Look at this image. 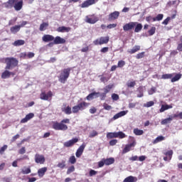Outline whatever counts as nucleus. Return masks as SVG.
<instances>
[{
    "mask_svg": "<svg viewBox=\"0 0 182 182\" xmlns=\"http://www.w3.org/2000/svg\"><path fill=\"white\" fill-rule=\"evenodd\" d=\"M182 119V112H180L179 114H174L173 116V118H177Z\"/></svg>",
    "mask_w": 182,
    "mask_h": 182,
    "instance_id": "64",
    "label": "nucleus"
},
{
    "mask_svg": "<svg viewBox=\"0 0 182 182\" xmlns=\"http://www.w3.org/2000/svg\"><path fill=\"white\" fill-rule=\"evenodd\" d=\"M48 26H49V23L43 22L40 25L39 31H41V32H43V31H46Z\"/></svg>",
    "mask_w": 182,
    "mask_h": 182,
    "instance_id": "33",
    "label": "nucleus"
},
{
    "mask_svg": "<svg viewBox=\"0 0 182 182\" xmlns=\"http://www.w3.org/2000/svg\"><path fill=\"white\" fill-rule=\"evenodd\" d=\"M151 106H154V101H149L144 104V107H151Z\"/></svg>",
    "mask_w": 182,
    "mask_h": 182,
    "instance_id": "45",
    "label": "nucleus"
},
{
    "mask_svg": "<svg viewBox=\"0 0 182 182\" xmlns=\"http://www.w3.org/2000/svg\"><path fill=\"white\" fill-rule=\"evenodd\" d=\"M99 77H100V82H102V83H106V82H109V80L110 79L109 77L103 76V75H99Z\"/></svg>",
    "mask_w": 182,
    "mask_h": 182,
    "instance_id": "43",
    "label": "nucleus"
},
{
    "mask_svg": "<svg viewBox=\"0 0 182 182\" xmlns=\"http://www.w3.org/2000/svg\"><path fill=\"white\" fill-rule=\"evenodd\" d=\"M149 36H153L156 33V27H151V29L148 31Z\"/></svg>",
    "mask_w": 182,
    "mask_h": 182,
    "instance_id": "47",
    "label": "nucleus"
},
{
    "mask_svg": "<svg viewBox=\"0 0 182 182\" xmlns=\"http://www.w3.org/2000/svg\"><path fill=\"white\" fill-rule=\"evenodd\" d=\"M98 95H100V92H93L89 94L86 97V99H87V100H92L95 99V97H99Z\"/></svg>",
    "mask_w": 182,
    "mask_h": 182,
    "instance_id": "23",
    "label": "nucleus"
},
{
    "mask_svg": "<svg viewBox=\"0 0 182 182\" xmlns=\"http://www.w3.org/2000/svg\"><path fill=\"white\" fill-rule=\"evenodd\" d=\"M80 111V109H79V107L77 105L73 107V113H79Z\"/></svg>",
    "mask_w": 182,
    "mask_h": 182,
    "instance_id": "54",
    "label": "nucleus"
},
{
    "mask_svg": "<svg viewBox=\"0 0 182 182\" xmlns=\"http://www.w3.org/2000/svg\"><path fill=\"white\" fill-rule=\"evenodd\" d=\"M112 100H119V95H117V94H112Z\"/></svg>",
    "mask_w": 182,
    "mask_h": 182,
    "instance_id": "59",
    "label": "nucleus"
},
{
    "mask_svg": "<svg viewBox=\"0 0 182 182\" xmlns=\"http://www.w3.org/2000/svg\"><path fill=\"white\" fill-rule=\"evenodd\" d=\"M117 144V139H112L109 141V146H116Z\"/></svg>",
    "mask_w": 182,
    "mask_h": 182,
    "instance_id": "63",
    "label": "nucleus"
},
{
    "mask_svg": "<svg viewBox=\"0 0 182 182\" xmlns=\"http://www.w3.org/2000/svg\"><path fill=\"white\" fill-rule=\"evenodd\" d=\"M90 104L86 102H81L78 103L77 106H78V109L82 111V110H85V109H86V107H87Z\"/></svg>",
    "mask_w": 182,
    "mask_h": 182,
    "instance_id": "24",
    "label": "nucleus"
},
{
    "mask_svg": "<svg viewBox=\"0 0 182 182\" xmlns=\"http://www.w3.org/2000/svg\"><path fill=\"white\" fill-rule=\"evenodd\" d=\"M33 117H35V114L29 113L26 114V117L21 120V123H26L29 122L31 119H33Z\"/></svg>",
    "mask_w": 182,
    "mask_h": 182,
    "instance_id": "18",
    "label": "nucleus"
},
{
    "mask_svg": "<svg viewBox=\"0 0 182 182\" xmlns=\"http://www.w3.org/2000/svg\"><path fill=\"white\" fill-rule=\"evenodd\" d=\"M181 73H176L175 74V76L171 77V82L172 83H174V82H178L181 79Z\"/></svg>",
    "mask_w": 182,
    "mask_h": 182,
    "instance_id": "26",
    "label": "nucleus"
},
{
    "mask_svg": "<svg viewBox=\"0 0 182 182\" xmlns=\"http://www.w3.org/2000/svg\"><path fill=\"white\" fill-rule=\"evenodd\" d=\"M117 135L119 139H124V137H126V134L123 133L122 132H117Z\"/></svg>",
    "mask_w": 182,
    "mask_h": 182,
    "instance_id": "51",
    "label": "nucleus"
},
{
    "mask_svg": "<svg viewBox=\"0 0 182 182\" xmlns=\"http://www.w3.org/2000/svg\"><path fill=\"white\" fill-rule=\"evenodd\" d=\"M72 70V68H64L60 76L58 77V80L60 83H66L68 79H69V76H70V71Z\"/></svg>",
    "mask_w": 182,
    "mask_h": 182,
    "instance_id": "4",
    "label": "nucleus"
},
{
    "mask_svg": "<svg viewBox=\"0 0 182 182\" xmlns=\"http://www.w3.org/2000/svg\"><path fill=\"white\" fill-rule=\"evenodd\" d=\"M140 49H141L140 46H135L132 48V49L128 50V53H130V55H133V53H136V52H139Z\"/></svg>",
    "mask_w": 182,
    "mask_h": 182,
    "instance_id": "27",
    "label": "nucleus"
},
{
    "mask_svg": "<svg viewBox=\"0 0 182 182\" xmlns=\"http://www.w3.org/2000/svg\"><path fill=\"white\" fill-rule=\"evenodd\" d=\"M100 95V100H105V99H106V97H107V93H105V92H102V93H100L99 94Z\"/></svg>",
    "mask_w": 182,
    "mask_h": 182,
    "instance_id": "57",
    "label": "nucleus"
},
{
    "mask_svg": "<svg viewBox=\"0 0 182 182\" xmlns=\"http://www.w3.org/2000/svg\"><path fill=\"white\" fill-rule=\"evenodd\" d=\"M48 171L47 167H43L38 170V175L40 177H43L45 176V173Z\"/></svg>",
    "mask_w": 182,
    "mask_h": 182,
    "instance_id": "25",
    "label": "nucleus"
},
{
    "mask_svg": "<svg viewBox=\"0 0 182 182\" xmlns=\"http://www.w3.org/2000/svg\"><path fill=\"white\" fill-rule=\"evenodd\" d=\"M124 65H126V62H124L123 60H121L118 61L117 68H123Z\"/></svg>",
    "mask_w": 182,
    "mask_h": 182,
    "instance_id": "52",
    "label": "nucleus"
},
{
    "mask_svg": "<svg viewBox=\"0 0 182 182\" xmlns=\"http://www.w3.org/2000/svg\"><path fill=\"white\" fill-rule=\"evenodd\" d=\"M123 182H137V177L129 176L127 177Z\"/></svg>",
    "mask_w": 182,
    "mask_h": 182,
    "instance_id": "28",
    "label": "nucleus"
},
{
    "mask_svg": "<svg viewBox=\"0 0 182 182\" xmlns=\"http://www.w3.org/2000/svg\"><path fill=\"white\" fill-rule=\"evenodd\" d=\"M164 139H165L164 136H159L155 139V140L154 141V144H156L157 143H160V141H163V140H164Z\"/></svg>",
    "mask_w": 182,
    "mask_h": 182,
    "instance_id": "44",
    "label": "nucleus"
},
{
    "mask_svg": "<svg viewBox=\"0 0 182 182\" xmlns=\"http://www.w3.org/2000/svg\"><path fill=\"white\" fill-rule=\"evenodd\" d=\"M52 96H53V92H52V91H48L47 94L45 92H43L40 95V99H41V100H49Z\"/></svg>",
    "mask_w": 182,
    "mask_h": 182,
    "instance_id": "11",
    "label": "nucleus"
},
{
    "mask_svg": "<svg viewBox=\"0 0 182 182\" xmlns=\"http://www.w3.org/2000/svg\"><path fill=\"white\" fill-rule=\"evenodd\" d=\"M42 39L43 42H52V41H54L55 37L52 35L46 34L43 36Z\"/></svg>",
    "mask_w": 182,
    "mask_h": 182,
    "instance_id": "22",
    "label": "nucleus"
},
{
    "mask_svg": "<svg viewBox=\"0 0 182 182\" xmlns=\"http://www.w3.org/2000/svg\"><path fill=\"white\" fill-rule=\"evenodd\" d=\"M145 54H146L145 52L139 53L136 55V59H143V58H144Z\"/></svg>",
    "mask_w": 182,
    "mask_h": 182,
    "instance_id": "49",
    "label": "nucleus"
},
{
    "mask_svg": "<svg viewBox=\"0 0 182 182\" xmlns=\"http://www.w3.org/2000/svg\"><path fill=\"white\" fill-rule=\"evenodd\" d=\"M57 167H58V168H61V169L65 168V167H66V161L63 160L60 162H59L57 164Z\"/></svg>",
    "mask_w": 182,
    "mask_h": 182,
    "instance_id": "40",
    "label": "nucleus"
},
{
    "mask_svg": "<svg viewBox=\"0 0 182 182\" xmlns=\"http://www.w3.org/2000/svg\"><path fill=\"white\" fill-rule=\"evenodd\" d=\"M73 171H75V166L72 165L68 168L67 174H70L71 173H73Z\"/></svg>",
    "mask_w": 182,
    "mask_h": 182,
    "instance_id": "50",
    "label": "nucleus"
},
{
    "mask_svg": "<svg viewBox=\"0 0 182 182\" xmlns=\"http://www.w3.org/2000/svg\"><path fill=\"white\" fill-rule=\"evenodd\" d=\"M107 139H117V132H108L107 134Z\"/></svg>",
    "mask_w": 182,
    "mask_h": 182,
    "instance_id": "35",
    "label": "nucleus"
},
{
    "mask_svg": "<svg viewBox=\"0 0 182 182\" xmlns=\"http://www.w3.org/2000/svg\"><path fill=\"white\" fill-rule=\"evenodd\" d=\"M23 45H25V41L23 40H17L13 43L14 46H22Z\"/></svg>",
    "mask_w": 182,
    "mask_h": 182,
    "instance_id": "34",
    "label": "nucleus"
},
{
    "mask_svg": "<svg viewBox=\"0 0 182 182\" xmlns=\"http://www.w3.org/2000/svg\"><path fill=\"white\" fill-rule=\"evenodd\" d=\"M104 161L105 163V166H110L114 163V158L104 159Z\"/></svg>",
    "mask_w": 182,
    "mask_h": 182,
    "instance_id": "32",
    "label": "nucleus"
},
{
    "mask_svg": "<svg viewBox=\"0 0 182 182\" xmlns=\"http://www.w3.org/2000/svg\"><path fill=\"white\" fill-rule=\"evenodd\" d=\"M95 4H96V0H86L80 6V8H89L91 5H95Z\"/></svg>",
    "mask_w": 182,
    "mask_h": 182,
    "instance_id": "14",
    "label": "nucleus"
},
{
    "mask_svg": "<svg viewBox=\"0 0 182 182\" xmlns=\"http://www.w3.org/2000/svg\"><path fill=\"white\" fill-rule=\"evenodd\" d=\"M174 75H176V73H171V74H164L161 75V79H171V77H173V76H174Z\"/></svg>",
    "mask_w": 182,
    "mask_h": 182,
    "instance_id": "41",
    "label": "nucleus"
},
{
    "mask_svg": "<svg viewBox=\"0 0 182 182\" xmlns=\"http://www.w3.org/2000/svg\"><path fill=\"white\" fill-rule=\"evenodd\" d=\"M4 8L6 9H12L14 8L16 11H21L23 8V0H8L6 2L2 4Z\"/></svg>",
    "mask_w": 182,
    "mask_h": 182,
    "instance_id": "1",
    "label": "nucleus"
},
{
    "mask_svg": "<svg viewBox=\"0 0 182 182\" xmlns=\"http://www.w3.org/2000/svg\"><path fill=\"white\" fill-rule=\"evenodd\" d=\"M31 171V167H24L21 169L22 174H30Z\"/></svg>",
    "mask_w": 182,
    "mask_h": 182,
    "instance_id": "42",
    "label": "nucleus"
},
{
    "mask_svg": "<svg viewBox=\"0 0 182 182\" xmlns=\"http://www.w3.org/2000/svg\"><path fill=\"white\" fill-rule=\"evenodd\" d=\"M4 63H6V70H12L14 68L18 66L19 61L18 59L14 57H7L4 58Z\"/></svg>",
    "mask_w": 182,
    "mask_h": 182,
    "instance_id": "3",
    "label": "nucleus"
},
{
    "mask_svg": "<svg viewBox=\"0 0 182 182\" xmlns=\"http://www.w3.org/2000/svg\"><path fill=\"white\" fill-rule=\"evenodd\" d=\"M129 137L133 140V141L132 143L128 144L125 146V147L122 150V154H126V153H129V151L132 150V148L135 147L136 144H137V143L136 142V139H134L133 136H129Z\"/></svg>",
    "mask_w": 182,
    "mask_h": 182,
    "instance_id": "7",
    "label": "nucleus"
},
{
    "mask_svg": "<svg viewBox=\"0 0 182 182\" xmlns=\"http://www.w3.org/2000/svg\"><path fill=\"white\" fill-rule=\"evenodd\" d=\"M101 53H107L109 52V47H104L100 50Z\"/></svg>",
    "mask_w": 182,
    "mask_h": 182,
    "instance_id": "62",
    "label": "nucleus"
},
{
    "mask_svg": "<svg viewBox=\"0 0 182 182\" xmlns=\"http://www.w3.org/2000/svg\"><path fill=\"white\" fill-rule=\"evenodd\" d=\"M71 28L70 27H66V26H60L57 28V32H60L63 33L64 32H70L71 31Z\"/></svg>",
    "mask_w": 182,
    "mask_h": 182,
    "instance_id": "20",
    "label": "nucleus"
},
{
    "mask_svg": "<svg viewBox=\"0 0 182 182\" xmlns=\"http://www.w3.org/2000/svg\"><path fill=\"white\" fill-rule=\"evenodd\" d=\"M35 161L37 163V164H45V156L43 155L36 154L35 155Z\"/></svg>",
    "mask_w": 182,
    "mask_h": 182,
    "instance_id": "12",
    "label": "nucleus"
},
{
    "mask_svg": "<svg viewBox=\"0 0 182 182\" xmlns=\"http://www.w3.org/2000/svg\"><path fill=\"white\" fill-rule=\"evenodd\" d=\"M136 25H137V22H129L123 26V29L124 32H127L134 29Z\"/></svg>",
    "mask_w": 182,
    "mask_h": 182,
    "instance_id": "10",
    "label": "nucleus"
},
{
    "mask_svg": "<svg viewBox=\"0 0 182 182\" xmlns=\"http://www.w3.org/2000/svg\"><path fill=\"white\" fill-rule=\"evenodd\" d=\"M97 21H99V18L95 16H87L85 17V22L87 23H91V24H95L96 23V22H97Z\"/></svg>",
    "mask_w": 182,
    "mask_h": 182,
    "instance_id": "13",
    "label": "nucleus"
},
{
    "mask_svg": "<svg viewBox=\"0 0 182 182\" xmlns=\"http://www.w3.org/2000/svg\"><path fill=\"white\" fill-rule=\"evenodd\" d=\"M66 124H70V119L66 118L63 119L60 122H53L52 127L54 130H61L65 132L68 129V125Z\"/></svg>",
    "mask_w": 182,
    "mask_h": 182,
    "instance_id": "2",
    "label": "nucleus"
},
{
    "mask_svg": "<svg viewBox=\"0 0 182 182\" xmlns=\"http://www.w3.org/2000/svg\"><path fill=\"white\" fill-rule=\"evenodd\" d=\"M163 18H164V15L162 14H158L156 17H154L153 19V22H156V21H162Z\"/></svg>",
    "mask_w": 182,
    "mask_h": 182,
    "instance_id": "39",
    "label": "nucleus"
},
{
    "mask_svg": "<svg viewBox=\"0 0 182 182\" xmlns=\"http://www.w3.org/2000/svg\"><path fill=\"white\" fill-rule=\"evenodd\" d=\"M133 133L135 136H142V134H144V131L139 129V128H135L134 129Z\"/></svg>",
    "mask_w": 182,
    "mask_h": 182,
    "instance_id": "30",
    "label": "nucleus"
},
{
    "mask_svg": "<svg viewBox=\"0 0 182 182\" xmlns=\"http://www.w3.org/2000/svg\"><path fill=\"white\" fill-rule=\"evenodd\" d=\"M26 25H28V21H23L20 25H16L11 27L10 31L11 32V33L14 34L18 33V32L21 31V28H23V26H25Z\"/></svg>",
    "mask_w": 182,
    "mask_h": 182,
    "instance_id": "6",
    "label": "nucleus"
},
{
    "mask_svg": "<svg viewBox=\"0 0 182 182\" xmlns=\"http://www.w3.org/2000/svg\"><path fill=\"white\" fill-rule=\"evenodd\" d=\"M26 58H28V55H27V54H26V52L21 53H20V58H21V59H26Z\"/></svg>",
    "mask_w": 182,
    "mask_h": 182,
    "instance_id": "60",
    "label": "nucleus"
},
{
    "mask_svg": "<svg viewBox=\"0 0 182 182\" xmlns=\"http://www.w3.org/2000/svg\"><path fill=\"white\" fill-rule=\"evenodd\" d=\"M97 134H98L97 132H96V131H92V132L90 134L89 137H90V138L96 137V136H97Z\"/></svg>",
    "mask_w": 182,
    "mask_h": 182,
    "instance_id": "58",
    "label": "nucleus"
},
{
    "mask_svg": "<svg viewBox=\"0 0 182 182\" xmlns=\"http://www.w3.org/2000/svg\"><path fill=\"white\" fill-rule=\"evenodd\" d=\"M142 29H143V25H141V23H136L135 26L134 32L137 33L140 32V31H141Z\"/></svg>",
    "mask_w": 182,
    "mask_h": 182,
    "instance_id": "37",
    "label": "nucleus"
},
{
    "mask_svg": "<svg viewBox=\"0 0 182 182\" xmlns=\"http://www.w3.org/2000/svg\"><path fill=\"white\" fill-rule=\"evenodd\" d=\"M62 112H64L65 114H72V108L70 106H68L65 108H63Z\"/></svg>",
    "mask_w": 182,
    "mask_h": 182,
    "instance_id": "38",
    "label": "nucleus"
},
{
    "mask_svg": "<svg viewBox=\"0 0 182 182\" xmlns=\"http://www.w3.org/2000/svg\"><path fill=\"white\" fill-rule=\"evenodd\" d=\"M164 155L166 156L164 157V161H170V160H171L173 158V150L165 152Z\"/></svg>",
    "mask_w": 182,
    "mask_h": 182,
    "instance_id": "19",
    "label": "nucleus"
},
{
    "mask_svg": "<svg viewBox=\"0 0 182 182\" xmlns=\"http://www.w3.org/2000/svg\"><path fill=\"white\" fill-rule=\"evenodd\" d=\"M128 112L129 111H121V112H118L117 114L114 115L113 119L117 120V119H119V117H123V116H126V114H127Z\"/></svg>",
    "mask_w": 182,
    "mask_h": 182,
    "instance_id": "21",
    "label": "nucleus"
},
{
    "mask_svg": "<svg viewBox=\"0 0 182 182\" xmlns=\"http://www.w3.org/2000/svg\"><path fill=\"white\" fill-rule=\"evenodd\" d=\"M117 26V23L109 24L107 26V29H113Z\"/></svg>",
    "mask_w": 182,
    "mask_h": 182,
    "instance_id": "56",
    "label": "nucleus"
},
{
    "mask_svg": "<svg viewBox=\"0 0 182 182\" xmlns=\"http://www.w3.org/2000/svg\"><path fill=\"white\" fill-rule=\"evenodd\" d=\"M77 141H79V139L73 138V139L65 141L64 143V147H72V146H73L75 143H77Z\"/></svg>",
    "mask_w": 182,
    "mask_h": 182,
    "instance_id": "16",
    "label": "nucleus"
},
{
    "mask_svg": "<svg viewBox=\"0 0 182 182\" xmlns=\"http://www.w3.org/2000/svg\"><path fill=\"white\" fill-rule=\"evenodd\" d=\"M128 87H134L136 86V81H132L127 83Z\"/></svg>",
    "mask_w": 182,
    "mask_h": 182,
    "instance_id": "53",
    "label": "nucleus"
},
{
    "mask_svg": "<svg viewBox=\"0 0 182 182\" xmlns=\"http://www.w3.org/2000/svg\"><path fill=\"white\" fill-rule=\"evenodd\" d=\"M114 87V85H108L105 86L103 88L104 93H106L107 95V93H109V92H110L113 89Z\"/></svg>",
    "mask_w": 182,
    "mask_h": 182,
    "instance_id": "31",
    "label": "nucleus"
},
{
    "mask_svg": "<svg viewBox=\"0 0 182 182\" xmlns=\"http://www.w3.org/2000/svg\"><path fill=\"white\" fill-rule=\"evenodd\" d=\"M86 147V144H82L80 147L77 149L75 153L76 157L79 159L83 154V151H85V148Z\"/></svg>",
    "mask_w": 182,
    "mask_h": 182,
    "instance_id": "15",
    "label": "nucleus"
},
{
    "mask_svg": "<svg viewBox=\"0 0 182 182\" xmlns=\"http://www.w3.org/2000/svg\"><path fill=\"white\" fill-rule=\"evenodd\" d=\"M178 4H180V2H178L177 4V0H174V1H169L167 2L166 6H168V8H170L171 6H174V5H176V6H178Z\"/></svg>",
    "mask_w": 182,
    "mask_h": 182,
    "instance_id": "36",
    "label": "nucleus"
},
{
    "mask_svg": "<svg viewBox=\"0 0 182 182\" xmlns=\"http://www.w3.org/2000/svg\"><path fill=\"white\" fill-rule=\"evenodd\" d=\"M97 174V171L93 170V169H91L90 171V177H93V176H96Z\"/></svg>",
    "mask_w": 182,
    "mask_h": 182,
    "instance_id": "61",
    "label": "nucleus"
},
{
    "mask_svg": "<svg viewBox=\"0 0 182 182\" xmlns=\"http://www.w3.org/2000/svg\"><path fill=\"white\" fill-rule=\"evenodd\" d=\"M18 72V68L17 70H15L13 72H11L8 70H5L2 73H1V79H9V77H11V76H12V77H14V76H15V75H16V73Z\"/></svg>",
    "mask_w": 182,
    "mask_h": 182,
    "instance_id": "8",
    "label": "nucleus"
},
{
    "mask_svg": "<svg viewBox=\"0 0 182 182\" xmlns=\"http://www.w3.org/2000/svg\"><path fill=\"white\" fill-rule=\"evenodd\" d=\"M119 16H120V12L115 11L108 15L107 21L109 22H113V21L119 19Z\"/></svg>",
    "mask_w": 182,
    "mask_h": 182,
    "instance_id": "9",
    "label": "nucleus"
},
{
    "mask_svg": "<svg viewBox=\"0 0 182 182\" xmlns=\"http://www.w3.org/2000/svg\"><path fill=\"white\" fill-rule=\"evenodd\" d=\"M63 43H66V40H65V38H62V37L60 36H56L55 38H54V45H60Z\"/></svg>",
    "mask_w": 182,
    "mask_h": 182,
    "instance_id": "17",
    "label": "nucleus"
},
{
    "mask_svg": "<svg viewBox=\"0 0 182 182\" xmlns=\"http://www.w3.org/2000/svg\"><path fill=\"white\" fill-rule=\"evenodd\" d=\"M68 161L70 163V164H75L76 163V157L75 156H71L69 158Z\"/></svg>",
    "mask_w": 182,
    "mask_h": 182,
    "instance_id": "46",
    "label": "nucleus"
},
{
    "mask_svg": "<svg viewBox=\"0 0 182 182\" xmlns=\"http://www.w3.org/2000/svg\"><path fill=\"white\" fill-rule=\"evenodd\" d=\"M110 41V37L109 36H102L100 38H97L93 41L94 45L97 46V45H107Z\"/></svg>",
    "mask_w": 182,
    "mask_h": 182,
    "instance_id": "5",
    "label": "nucleus"
},
{
    "mask_svg": "<svg viewBox=\"0 0 182 182\" xmlns=\"http://www.w3.org/2000/svg\"><path fill=\"white\" fill-rule=\"evenodd\" d=\"M173 106L168 105H162L161 109H159L160 113H163V112H166V110H168V109H172Z\"/></svg>",
    "mask_w": 182,
    "mask_h": 182,
    "instance_id": "29",
    "label": "nucleus"
},
{
    "mask_svg": "<svg viewBox=\"0 0 182 182\" xmlns=\"http://www.w3.org/2000/svg\"><path fill=\"white\" fill-rule=\"evenodd\" d=\"M8 149V145H4L0 149V154H3L5 152V150Z\"/></svg>",
    "mask_w": 182,
    "mask_h": 182,
    "instance_id": "55",
    "label": "nucleus"
},
{
    "mask_svg": "<svg viewBox=\"0 0 182 182\" xmlns=\"http://www.w3.org/2000/svg\"><path fill=\"white\" fill-rule=\"evenodd\" d=\"M171 120H173V118L171 117L166 118L161 121V124H167L168 123H170Z\"/></svg>",
    "mask_w": 182,
    "mask_h": 182,
    "instance_id": "48",
    "label": "nucleus"
}]
</instances>
